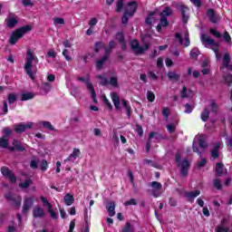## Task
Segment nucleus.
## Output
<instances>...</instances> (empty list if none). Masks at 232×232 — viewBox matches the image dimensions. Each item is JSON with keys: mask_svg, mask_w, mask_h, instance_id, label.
<instances>
[{"mask_svg": "<svg viewBox=\"0 0 232 232\" xmlns=\"http://www.w3.org/2000/svg\"><path fill=\"white\" fill-rule=\"evenodd\" d=\"M149 138L150 139V140L151 139H155L156 142H160V140H168V137L155 131L150 132Z\"/></svg>", "mask_w": 232, "mask_h": 232, "instance_id": "obj_15", "label": "nucleus"}, {"mask_svg": "<svg viewBox=\"0 0 232 232\" xmlns=\"http://www.w3.org/2000/svg\"><path fill=\"white\" fill-rule=\"evenodd\" d=\"M179 10L181 12L182 21L186 24V23H188V20L189 19V14H188V12H189V8L184 5H180Z\"/></svg>", "mask_w": 232, "mask_h": 232, "instance_id": "obj_14", "label": "nucleus"}, {"mask_svg": "<svg viewBox=\"0 0 232 232\" xmlns=\"http://www.w3.org/2000/svg\"><path fill=\"white\" fill-rule=\"evenodd\" d=\"M8 104H14L17 101V95L15 93H9L7 96Z\"/></svg>", "mask_w": 232, "mask_h": 232, "instance_id": "obj_38", "label": "nucleus"}, {"mask_svg": "<svg viewBox=\"0 0 232 232\" xmlns=\"http://www.w3.org/2000/svg\"><path fill=\"white\" fill-rule=\"evenodd\" d=\"M32 184H34V181L32 180V179H28L24 182L20 183L19 188H21L22 189H27V188H30V186H32Z\"/></svg>", "mask_w": 232, "mask_h": 232, "instance_id": "obj_29", "label": "nucleus"}, {"mask_svg": "<svg viewBox=\"0 0 232 232\" xmlns=\"http://www.w3.org/2000/svg\"><path fill=\"white\" fill-rule=\"evenodd\" d=\"M147 99L149 102H153L155 101V93H153V92L148 91Z\"/></svg>", "mask_w": 232, "mask_h": 232, "instance_id": "obj_57", "label": "nucleus"}, {"mask_svg": "<svg viewBox=\"0 0 232 232\" xmlns=\"http://www.w3.org/2000/svg\"><path fill=\"white\" fill-rule=\"evenodd\" d=\"M77 81L80 82H84L87 86V90H89L91 93V98L92 99L94 103H97V92H95V88H93V84L90 82V78L89 77H78Z\"/></svg>", "mask_w": 232, "mask_h": 232, "instance_id": "obj_6", "label": "nucleus"}, {"mask_svg": "<svg viewBox=\"0 0 232 232\" xmlns=\"http://www.w3.org/2000/svg\"><path fill=\"white\" fill-rule=\"evenodd\" d=\"M121 104L126 110L127 117L130 119L131 117V106L128 104V101L126 100H122Z\"/></svg>", "mask_w": 232, "mask_h": 232, "instance_id": "obj_24", "label": "nucleus"}, {"mask_svg": "<svg viewBox=\"0 0 232 232\" xmlns=\"http://www.w3.org/2000/svg\"><path fill=\"white\" fill-rule=\"evenodd\" d=\"M0 171L4 177L6 179H9L10 182L12 184H15L17 182V178L14 174V171H12L8 167H1Z\"/></svg>", "mask_w": 232, "mask_h": 232, "instance_id": "obj_7", "label": "nucleus"}, {"mask_svg": "<svg viewBox=\"0 0 232 232\" xmlns=\"http://www.w3.org/2000/svg\"><path fill=\"white\" fill-rule=\"evenodd\" d=\"M63 55L65 57L66 61H72V56H70V52L67 49L63 51Z\"/></svg>", "mask_w": 232, "mask_h": 232, "instance_id": "obj_64", "label": "nucleus"}, {"mask_svg": "<svg viewBox=\"0 0 232 232\" xmlns=\"http://www.w3.org/2000/svg\"><path fill=\"white\" fill-rule=\"evenodd\" d=\"M128 21H130V14L128 12H124L121 17V23L122 24H128Z\"/></svg>", "mask_w": 232, "mask_h": 232, "instance_id": "obj_52", "label": "nucleus"}, {"mask_svg": "<svg viewBox=\"0 0 232 232\" xmlns=\"http://www.w3.org/2000/svg\"><path fill=\"white\" fill-rule=\"evenodd\" d=\"M168 77L170 81H179L180 80V74H178L175 72H168Z\"/></svg>", "mask_w": 232, "mask_h": 232, "instance_id": "obj_30", "label": "nucleus"}, {"mask_svg": "<svg viewBox=\"0 0 232 232\" xmlns=\"http://www.w3.org/2000/svg\"><path fill=\"white\" fill-rule=\"evenodd\" d=\"M104 47H105L104 43H102V42H96L94 44V52L96 53H99V50H102V48H104Z\"/></svg>", "mask_w": 232, "mask_h": 232, "instance_id": "obj_42", "label": "nucleus"}, {"mask_svg": "<svg viewBox=\"0 0 232 232\" xmlns=\"http://www.w3.org/2000/svg\"><path fill=\"white\" fill-rule=\"evenodd\" d=\"M63 200L66 204V206H72L73 202H75V198H73V195L72 194H66L63 198Z\"/></svg>", "mask_w": 232, "mask_h": 232, "instance_id": "obj_23", "label": "nucleus"}, {"mask_svg": "<svg viewBox=\"0 0 232 232\" xmlns=\"http://www.w3.org/2000/svg\"><path fill=\"white\" fill-rule=\"evenodd\" d=\"M177 41H179V44H183V46H185V48H188V46H189V44H191V42L189 41V33H185L184 35V40L182 39V34H180V33H176L175 35Z\"/></svg>", "mask_w": 232, "mask_h": 232, "instance_id": "obj_10", "label": "nucleus"}, {"mask_svg": "<svg viewBox=\"0 0 232 232\" xmlns=\"http://www.w3.org/2000/svg\"><path fill=\"white\" fill-rule=\"evenodd\" d=\"M41 124L44 128H45V130H49V131H57L50 121H41Z\"/></svg>", "mask_w": 232, "mask_h": 232, "instance_id": "obj_31", "label": "nucleus"}, {"mask_svg": "<svg viewBox=\"0 0 232 232\" xmlns=\"http://www.w3.org/2000/svg\"><path fill=\"white\" fill-rule=\"evenodd\" d=\"M210 34L214 35L217 39H220L222 37V34L220 32L217 31V29L211 28L209 30Z\"/></svg>", "mask_w": 232, "mask_h": 232, "instance_id": "obj_48", "label": "nucleus"}, {"mask_svg": "<svg viewBox=\"0 0 232 232\" xmlns=\"http://www.w3.org/2000/svg\"><path fill=\"white\" fill-rule=\"evenodd\" d=\"M210 153L214 159H220V142L216 143Z\"/></svg>", "mask_w": 232, "mask_h": 232, "instance_id": "obj_19", "label": "nucleus"}, {"mask_svg": "<svg viewBox=\"0 0 232 232\" xmlns=\"http://www.w3.org/2000/svg\"><path fill=\"white\" fill-rule=\"evenodd\" d=\"M136 132L140 137H142L144 135V130L142 129V126L136 124Z\"/></svg>", "mask_w": 232, "mask_h": 232, "instance_id": "obj_59", "label": "nucleus"}, {"mask_svg": "<svg viewBox=\"0 0 232 232\" xmlns=\"http://www.w3.org/2000/svg\"><path fill=\"white\" fill-rule=\"evenodd\" d=\"M8 146H10V140L7 138H5L4 136H2L0 138V148L6 150Z\"/></svg>", "mask_w": 232, "mask_h": 232, "instance_id": "obj_25", "label": "nucleus"}, {"mask_svg": "<svg viewBox=\"0 0 232 232\" xmlns=\"http://www.w3.org/2000/svg\"><path fill=\"white\" fill-rule=\"evenodd\" d=\"M81 155V150L77 148H74L70 156L64 160V162H75L77 157Z\"/></svg>", "mask_w": 232, "mask_h": 232, "instance_id": "obj_16", "label": "nucleus"}, {"mask_svg": "<svg viewBox=\"0 0 232 232\" xmlns=\"http://www.w3.org/2000/svg\"><path fill=\"white\" fill-rule=\"evenodd\" d=\"M123 8H124V0H118L116 4V12H118V14H121Z\"/></svg>", "mask_w": 232, "mask_h": 232, "instance_id": "obj_41", "label": "nucleus"}, {"mask_svg": "<svg viewBox=\"0 0 232 232\" xmlns=\"http://www.w3.org/2000/svg\"><path fill=\"white\" fill-rule=\"evenodd\" d=\"M207 16L208 17L210 23H213L214 24H217V23H218V17L217 16V14H215L214 9H208Z\"/></svg>", "mask_w": 232, "mask_h": 232, "instance_id": "obj_17", "label": "nucleus"}, {"mask_svg": "<svg viewBox=\"0 0 232 232\" xmlns=\"http://www.w3.org/2000/svg\"><path fill=\"white\" fill-rule=\"evenodd\" d=\"M115 203L114 201H109L106 205V209L109 213V217H115Z\"/></svg>", "mask_w": 232, "mask_h": 232, "instance_id": "obj_20", "label": "nucleus"}, {"mask_svg": "<svg viewBox=\"0 0 232 232\" xmlns=\"http://www.w3.org/2000/svg\"><path fill=\"white\" fill-rule=\"evenodd\" d=\"M7 28H15L19 24V20L11 14L5 19Z\"/></svg>", "mask_w": 232, "mask_h": 232, "instance_id": "obj_13", "label": "nucleus"}, {"mask_svg": "<svg viewBox=\"0 0 232 232\" xmlns=\"http://www.w3.org/2000/svg\"><path fill=\"white\" fill-rule=\"evenodd\" d=\"M33 217L34 218H43L44 217V209L41 207H35L33 208Z\"/></svg>", "mask_w": 232, "mask_h": 232, "instance_id": "obj_18", "label": "nucleus"}, {"mask_svg": "<svg viewBox=\"0 0 232 232\" xmlns=\"http://www.w3.org/2000/svg\"><path fill=\"white\" fill-rule=\"evenodd\" d=\"M176 163L178 164V168L180 169V175L181 177H188L189 168L191 164H189V160L188 159H184L182 160V156L180 154H176Z\"/></svg>", "mask_w": 232, "mask_h": 232, "instance_id": "obj_4", "label": "nucleus"}, {"mask_svg": "<svg viewBox=\"0 0 232 232\" xmlns=\"http://www.w3.org/2000/svg\"><path fill=\"white\" fill-rule=\"evenodd\" d=\"M40 200L43 202L44 208H47V209H50V208L53 207V205H52V203H50L49 200L43 196L40 197Z\"/></svg>", "mask_w": 232, "mask_h": 232, "instance_id": "obj_40", "label": "nucleus"}, {"mask_svg": "<svg viewBox=\"0 0 232 232\" xmlns=\"http://www.w3.org/2000/svg\"><path fill=\"white\" fill-rule=\"evenodd\" d=\"M53 23L55 25L57 24H64V18H61V17H55L53 18Z\"/></svg>", "mask_w": 232, "mask_h": 232, "instance_id": "obj_62", "label": "nucleus"}, {"mask_svg": "<svg viewBox=\"0 0 232 232\" xmlns=\"http://www.w3.org/2000/svg\"><path fill=\"white\" fill-rule=\"evenodd\" d=\"M40 169L42 171H46L48 169V161L46 160H43L40 164Z\"/></svg>", "mask_w": 232, "mask_h": 232, "instance_id": "obj_56", "label": "nucleus"}, {"mask_svg": "<svg viewBox=\"0 0 232 232\" xmlns=\"http://www.w3.org/2000/svg\"><path fill=\"white\" fill-rule=\"evenodd\" d=\"M167 130H168L169 133H175L177 127H175V124L169 123L167 125Z\"/></svg>", "mask_w": 232, "mask_h": 232, "instance_id": "obj_58", "label": "nucleus"}, {"mask_svg": "<svg viewBox=\"0 0 232 232\" xmlns=\"http://www.w3.org/2000/svg\"><path fill=\"white\" fill-rule=\"evenodd\" d=\"M116 39L119 41V43H124L126 41L124 38V34L122 33H117Z\"/></svg>", "mask_w": 232, "mask_h": 232, "instance_id": "obj_60", "label": "nucleus"}, {"mask_svg": "<svg viewBox=\"0 0 232 232\" xmlns=\"http://www.w3.org/2000/svg\"><path fill=\"white\" fill-rule=\"evenodd\" d=\"M160 24L161 26H163L164 28H166V26H168L169 24V22H168V18L167 17L160 16Z\"/></svg>", "mask_w": 232, "mask_h": 232, "instance_id": "obj_49", "label": "nucleus"}, {"mask_svg": "<svg viewBox=\"0 0 232 232\" xmlns=\"http://www.w3.org/2000/svg\"><path fill=\"white\" fill-rule=\"evenodd\" d=\"M153 15H155V12H150V13L149 14V17H147V18L145 19L146 24H149V25H151V24H152L151 17H153Z\"/></svg>", "mask_w": 232, "mask_h": 232, "instance_id": "obj_61", "label": "nucleus"}, {"mask_svg": "<svg viewBox=\"0 0 232 232\" xmlns=\"http://www.w3.org/2000/svg\"><path fill=\"white\" fill-rule=\"evenodd\" d=\"M208 119H209V109L205 108L203 112L201 113V120L203 122H208Z\"/></svg>", "mask_w": 232, "mask_h": 232, "instance_id": "obj_34", "label": "nucleus"}, {"mask_svg": "<svg viewBox=\"0 0 232 232\" xmlns=\"http://www.w3.org/2000/svg\"><path fill=\"white\" fill-rule=\"evenodd\" d=\"M124 206H137V200L135 198H130L128 201H125Z\"/></svg>", "mask_w": 232, "mask_h": 232, "instance_id": "obj_63", "label": "nucleus"}, {"mask_svg": "<svg viewBox=\"0 0 232 232\" xmlns=\"http://www.w3.org/2000/svg\"><path fill=\"white\" fill-rule=\"evenodd\" d=\"M42 90H44L45 93H48L50 90H52V84H50L49 82L43 83Z\"/></svg>", "mask_w": 232, "mask_h": 232, "instance_id": "obj_51", "label": "nucleus"}, {"mask_svg": "<svg viewBox=\"0 0 232 232\" xmlns=\"http://www.w3.org/2000/svg\"><path fill=\"white\" fill-rule=\"evenodd\" d=\"M32 126H34V123L32 122H28L27 124L18 123L14 125V130L18 135H21V133H24L26 130H32Z\"/></svg>", "mask_w": 232, "mask_h": 232, "instance_id": "obj_9", "label": "nucleus"}, {"mask_svg": "<svg viewBox=\"0 0 232 232\" xmlns=\"http://www.w3.org/2000/svg\"><path fill=\"white\" fill-rule=\"evenodd\" d=\"M191 59H198V55H200V51L198 48H193L189 53Z\"/></svg>", "mask_w": 232, "mask_h": 232, "instance_id": "obj_39", "label": "nucleus"}, {"mask_svg": "<svg viewBox=\"0 0 232 232\" xmlns=\"http://www.w3.org/2000/svg\"><path fill=\"white\" fill-rule=\"evenodd\" d=\"M150 186L157 191H159V189H162V184H160L159 181H152Z\"/></svg>", "mask_w": 232, "mask_h": 232, "instance_id": "obj_50", "label": "nucleus"}, {"mask_svg": "<svg viewBox=\"0 0 232 232\" xmlns=\"http://www.w3.org/2000/svg\"><path fill=\"white\" fill-rule=\"evenodd\" d=\"M28 32H32V25H24L16 29L11 34L9 39L10 44H16L19 39L23 38V35H24V34H28Z\"/></svg>", "mask_w": 232, "mask_h": 232, "instance_id": "obj_3", "label": "nucleus"}, {"mask_svg": "<svg viewBox=\"0 0 232 232\" xmlns=\"http://www.w3.org/2000/svg\"><path fill=\"white\" fill-rule=\"evenodd\" d=\"M108 61V56H103L100 60L96 62V70H102V66H104V62Z\"/></svg>", "mask_w": 232, "mask_h": 232, "instance_id": "obj_28", "label": "nucleus"}, {"mask_svg": "<svg viewBox=\"0 0 232 232\" xmlns=\"http://www.w3.org/2000/svg\"><path fill=\"white\" fill-rule=\"evenodd\" d=\"M200 195V190H195V191H190V192H186L185 197L188 198L189 202H193L197 197Z\"/></svg>", "mask_w": 232, "mask_h": 232, "instance_id": "obj_22", "label": "nucleus"}, {"mask_svg": "<svg viewBox=\"0 0 232 232\" xmlns=\"http://www.w3.org/2000/svg\"><path fill=\"white\" fill-rule=\"evenodd\" d=\"M184 106H185V113H191V111L195 110V105L186 103Z\"/></svg>", "mask_w": 232, "mask_h": 232, "instance_id": "obj_55", "label": "nucleus"}, {"mask_svg": "<svg viewBox=\"0 0 232 232\" xmlns=\"http://www.w3.org/2000/svg\"><path fill=\"white\" fill-rule=\"evenodd\" d=\"M216 232H229V227H227L224 225H219L216 227Z\"/></svg>", "mask_w": 232, "mask_h": 232, "instance_id": "obj_54", "label": "nucleus"}, {"mask_svg": "<svg viewBox=\"0 0 232 232\" xmlns=\"http://www.w3.org/2000/svg\"><path fill=\"white\" fill-rule=\"evenodd\" d=\"M223 77H224L226 84H227V86H231V84H232V74L227 73V74H225Z\"/></svg>", "mask_w": 232, "mask_h": 232, "instance_id": "obj_45", "label": "nucleus"}, {"mask_svg": "<svg viewBox=\"0 0 232 232\" xmlns=\"http://www.w3.org/2000/svg\"><path fill=\"white\" fill-rule=\"evenodd\" d=\"M97 79H100V84L102 86H108V84H110V81L108 80V78L102 76V75H98Z\"/></svg>", "mask_w": 232, "mask_h": 232, "instance_id": "obj_36", "label": "nucleus"}, {"mask_svg": "<svg viewBox=\"0 0 232 232\" xmlns=\"http://www.w3.org/2000/svg\"><path fill=\"white\" fill-rule=\"evenodd\" d=\"M111 100L116 110H121V97H119V94H117V92H112Z\"/></svg>", "mask_w": 232, "mask_h": 232, "instance_id": "obj_21", "label": "nucleus"}, {"mask_svg": "<svg viewBox=\"0 0 232 232\" xmlns=\"http://www.w3.org/2000/svg\"><path fill=\"white\" fill-rule=\"evenodd\" d=\"M141 44L142 46H140L139 40H133L130 43L131 50H133L135 55H142L144 52H146L147 50H150V36L146 35L142 37Z\"/></svg>", "mask_w": 232, "mask_h": 232, "instance_id": "obj_1", "label": "nucleus"}, {"mask_svg": "<svg viewBox=\"0 0 232 232\" xmlns=\"http://www.w3.org/2000/svg\"><path fill=\"white\" fill-rule=\"evenodd\" d=\"M173 11H171V8L169 6H166L162 12L160 14V17H169V15H172Z\"/></svg>", "mask_w": 232, "mask_h": 232, "instance_id": "obj_26", "label": "nucleus"}, {"mask_svg": "<svg viewBox=\"0 0 232 232\" xmlns=\"http://www.w3.org/2000/svg\"><path fill=\"white\" fill-rule=\"evenodd\" d=\"M211 111L214 115H217L218 113V106L217 105V102H212L210 103Z\"/></svg>", "mask_w": 232, "mask_h": 232, "instance_id": "obj_47", "label": "nucleus"}, {"mask_svg": "<svg viewBox=\"0 0 232 232\" xmlns=\"http://www.w3.org/2000/svg\"><path fill=\"white\" fill-rule=\"evenodd\" d=\"M198 140V146L199 148H201V150H206L208 148V144L206 143V140L204 139V136L200 135Z\"/></svg>", "mask_w": 232, "mask_h": 232, "instance_id": "obj_32", "label": "nucleus"}, {"mask_svg": "<svg viewBox=\"0 0 232 232\" xmlns=\"http://www.w3.org/2000/svg\"><path fill=\"white\" fill-rule=\"evenodd\" d=\"M201 42L204 44V46H213L212 50L215 53V55H217L219 52L218 46H220V44L218 42H215L214 39H212L209 36H207L206 34H202L200 36Z\"/></svg>", "mask_w": 232, "mask_h": 232, "instance_id": "obj_5", "label": "nucleus"}, {"mask_svg": "<svg viewBox=\"0 0 232 232\" xmlns=\"http://www.w3.org/2000/svg\"><path fill=\"white\" fill-rule=\"evenodd\" d=\"M231 63V56L226 53L223 57V66H227Z\"/></svg>", "mask_w": 232, "mask_h": 232, "instance_id": "obj_53", "label": "nucleus"}, {"mask_svg": "<svg viewBox=\"0 0 232 232\" xmlns=\"http://www.w3.org/2000/svg\"><path fill=\"white\" fill-rule=\"evenodd\" d=\"M34 199L32 197L24 198L23 209H22L23 215H28V212L30 211V208H32V206H34Z\"/></svg>", "mask_w": 232, "mask_h": 232, "instance_id": "obj_11", "label": "nucleus"}, {"mask_svg": "<svg viewBox=\"0 0 232 232\" xmlns=\"http://www.w3.org/2000/svg\"><path fill=\"white\" fill-rule=\"evenodd\" d=\"M47 211L50 214V217L51 218H53V220H57V218H59V216H57V212L53 210V207L47 208Z\"/></svg>", "mask_w": 232, "mask_h": 232, "instance_id": "obj_37", "label": "nucleus"}, {"mask_svg": "<svg viewBox=\"0 0 232 232\" xmlns=\"http://www.w3.org/2000/svg\"><path fill=\"white\" fill-rule=\"evenodd\" d=\"M22 200H23V198H21V196L14 198V200L12 201L14 208H21Z\"/></svg>", "mask_w": 232, "mask_h": 232, "instance_id": "obj_44", "label": "nucleus"}, {"mask_svg": "<svg viewBox=\"0 0 232 232\" xmlns=\"http://www.w3.org/2000/svg\"><path fill=\"white\" fill-rule=\"evenodd\" d=\"M213 187L216 189L220 190L222 189V182L218 179H216L213 180Z\"/></svg>", "mask_w": 232, "mask_h": 232, "instance_id": "obj_46", "label": "nucleus"}, {"mask_svg": "<svg viewBox=\"0 0 232 232\" xmlns=\"http://www.w3.org/2000/svg\"><path fill=\"white\" fill-rule=\"evenodd\" d=\"M121 232H135V228L131 225V223L127 222L124 227L121 229Z\"/></svg>", "mask_w": 232, "mask_h": 232, "instance_id": "obj_33", "label": "nucleus"}, {"mask_svg": "<svg viewBox=\"0 0 232 232\" xmlns=\"http://www.w3.org/2000/svg\"><path fill=\"white\" fill-rule=\"evenodd\" d=\"M34 61L37 63L39 61L35 56L34 55V53H32V50H27V54L25 58V64H24V70L26 74L30 77V79H35V76L34 75V72H32V68H34Z\"/></svg>", "mask_w": 232, "mask_h": 232, "instance_id": "obj_2", "label": "nucleus"}, {"mask_svg": "<svg viewBox=\"0 0 232 232\" xmlns=\"http://www.w3.org/2000/svg\"><path fill=\"white\" fill-rule=\"evenodd\" d=\"M109 84L113 88H119V79L116 76L111 77Z\"/></svg>", "mask_w": 232, "mask_h": 232, "instance_id": "obj_35", "label": "nucleus"}, {"mask_svg": "<svg viewBox=\"0 0 232 232\" xmlns=\"http://www.w3.org/2000/svg\"><path fill=\"white\" fill-rule=\"evenodd\" d=\"M222 175H227V169L224 168V163H216V177H222Z\"/></svg>", "mask_w": 232, "mask_h": 232, "instance_id": "obj_12", "label": "nucleus"}, {"mask_svg": "<svg viewBox=\"0 0 232 232\" xmlns=\"http://www.w3.org/2000/svg\"><path fill=\"white\" fill-rule=\"evenodd\" d=\"M137 8H139L137 1H130L125 5L124 12H127L130 14V17H133L137 12Z\"/></svg>", "mask_w": 232, "mask_h": 232, "instance_id": "obj_8", "label": "nucleus"}, {"mask_svg": "<svg viewBox=\"0 0 232 232\" xmlns=\"http://www.w3.org/2000/svg\"><path fill=\"white\" fill-rule=\"evenodd\" d=\"M2 133L4 135L3 137H5V139H8V137H12V135H14V130L9 127H5L2 130Z\"/></svg>", "mask_w": 232, "mask_h": 232, "instance_id": "obj_27", "label": "nucleus"}, {"mask_svg": "<svg viewBox=\"0 0 232 232\" xmlns=\"http://www.w3.org/2000/svg\"><path fill=\"white\" fill-rule=\"evenodd\" d=\"M33 97H34V94L32 92L22 93L21 101H30Z\"/></svg>", "mask_w": 232, "mask_h": 232, "instance_id": "obj_43", "label": "nucleus"}]
</instances>
